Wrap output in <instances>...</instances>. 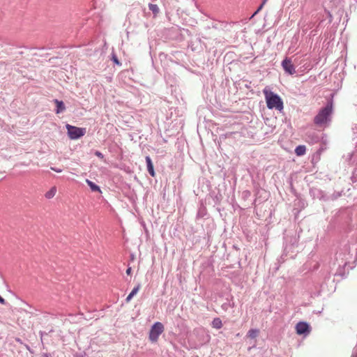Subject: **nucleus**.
<instances>
[{
  "label": "nucleus",
  "mask_w": 357,
  "mask_h": 357,
  "mask_svg": "<svg viewBox=\"0 0 357 357\" xmlns=\"http://www.w3.org/2000/svg\"><path fill=\"white\" fill-rule=\"evenodd\" d=\"M333 101L330 100L321 108L314 118V123L319 127H325L331 121L333 110Z\"/></svg>",
  "instance_id": "nucleus-1"
},
{
  "label": "nucleus",
  "mask_w": 357,
  "mask_h": 357,
  "mask_svg": "<svg viewBox=\"0 0 357 357\" xmlns=\"http://www.w3.org/2000/svg\"><path fill=\"white\" fill-rule=\"evenodd\" d=\"M263 93L265 96L267 107L268 109H275L280 112L283 109V101L278 94L273 93L267 88H265L263 90Z\"/></svg>",
  "instance_id": "nucleus-2"
},
{
  "label": "nucleus",
  "mask_w": 357,
  "mask_h": 357,
  "mask_svg": "<svg viewBox=\"0 0 357 357\" xmlns=\"http://www.w3.org/2000/svg\"><path fill=\"white\" fill-rule=\"evenodd\" d=\"M66 127L68 131V135L71 139H77L84 136L86 133V128H78L69 124H67Z\"/></svg>",
  "instance_id": "nucleus-3"
},
{
  "label": "nucleus",
  "mask_w": 357,
  "mask_h": 357,
  "mask_svg": "<svg viewBox=\"0 0 357 357\" xmlns=\"http://www.w3.org/2000/svg\"><path fill=\"white\" fill-rule=\"evenodd\" d=\"M164 331V326L160 322H155L151 327L149 332V339L151 342H156L160 335Z\"/></svg>",
  "instance_id": "nucleus-4"
},
{
  "label": "nucleus",
  "mask_w": 357,
  "mask_h": 357,
  "mask_svg": "<svg viewBox=\"0 0 357 357\" xmlns=\"http://www.w3.org/2000/svg\"><path fill=\"white\" fill-rule=\"evenodd\" d=\"M296 331L298 335H307L310 332V326L306 322L300 321L296 325Z\"/></svg>",
  "instance_id": "nucleus-5"
},
{
  "label": "nucleus",
  "mask_w": 357,
  "mask_h": 357,
  "mask_svg": "<svg viewBox=\"0 0 357 357\" xmlns=\"http://www.w3.org/2000/svg\"><path fill=\"white\" fill-rule=\"evenodd\" d=\"M282 66L285 73L289 75H294L296 73L295 67L289 58L287 57L282 61Z\"/></svg>",
  "instance_id": "nucleus-6"
},
{
  "label": "nucleus",
  "mask_w": 357,
  "mask_h": 357,
  "mask_svg": "<svg viewBox=\"0 0 357 357\" xmlns=\"http://www.w3.org/2000/svg\"><path fill=\"white\" fill-rule=\"evenodd\" d=\"M54 102L56 105V109L55 110L56 114H61L66 110V107L63 101L54 99Z\"/></svg>",
  "instance_id": "nucleus-7"
},
{
  "label": "nucleus",
  "mask_w": 357,
  "mask_h": 357,
  "mask_svg": "<svg viewBox=\"0 0 357 357\" xmlns=\"http://www.w3.org/2000/svg\"><path fill=\"white\" fill-rule=\"evenodd\" d=\"M145 159H146V166H147V170H148L149 173L150 174V175L151 176L154 177L155 175V173L154 171L152 160L149 156H146Z\"/></svg>",
  "instance_id": "nucleus-8"
},
{
  "label": "nucleus",
  "mask_w": 357,
  "mask_h": 357,
  "mask_svg": "<svg viewBox=\"0 0 357 357\" xmlns=\"http://www.w3.org/2000/svg\"><path fill=\"white\" fill-rule=\"evenodd\" d=\"M140 287H141L140 284H137V286L133 288L132 291L129 294V295L126 298V301L127 303L130 302L131 301V299L133 298V296L137 294Z\"/></svg>",
  "instance_id": "nucleus-9"
},
{
  "label": "nucleus",
  "mask_w": 357,
  "mask_h": 357,
  "mask_svg": "<svg viewBox=\"0 0 357 357\" xmlns=\"http://www.w3.org/2000/svg\"><path fill=\"white\" fill-rule=\"evenodd\" d=\"M295 153L298 156H302L305 154L306 152V147L304 145H299L296 147L295 149Z\"/></svg>",
  "instance_id": "nucleus-10"
},
{
  "label": "nucleus",
  "mask_w": 357,
  "mask_h": 357,
  "mask_svg": "<svg viewBox=\"0 0 357 357\" xmlns=\"http://www.w3.org/2000/svg\"><path fill=\"white\" fill-rule=\"evenodd\" d=\"M88 185L90 187L91 190L93 192H100V187L97 185L96 183L92 182L91 181L86 179V181Z\"/></svg>",
  "instance_id": "nucleus-11"
},
{
  "label": "nucleus",
  "mask_w": 357,
  "mask_h": 357,
  "mask_svg": "<svg viewBox=\"0 0 357 357\" xmlns=\"http://www.w3.org/2000/svg\"><path fill=\"white\" fill-rule=\"evenodd\" d=\"M212 326L215 328L220 329L222 326V321L220 318H215L212 321Z\"/></svg>",
  "instance_id": "nucleus-12"
},
{
  "label": "nucleus",
  "mask_w": 357,
  "mask_h": 357,
  "mask_svg": "<svg viewBox=\"0 0 357 357\" xmlns=\"http://www.w3.org/2000/svg\"><path fill=\"white\" fill-rule=\"evenodd\" d=\"M259 333V331L258 329H250L248 334H247V336L251 339H254L255 338Z\"/></svg>",
  "instance_id": "nucleus-13"
},
{
  "label": "nucleus",
  "mask_w": 357,
  "mask_h": 357,
  "mask_svg": "<svg viewBox=\"0 0 357 357\" xmlns=\"http://www.w3.org/2000/svg\"><path fill=\"white\" fill-rule=\"evenodd\" d=\"M56 192V187H52L48 192L45 193V197L47 199H51L52 198Z\"/></svg>",
  "instance_id": "nucleus-14"
},
{
  "label": "nucleus",
  "mask_w": 357,
  "mask_h": 357,
  "mask_svg": "<svg viewBox=\"0 0 357 357\" xmlns=\"http://www.w3.org/2000/svg\"><path fill=\"white\" fill-rule=\"evenodd\" d=\"M149 8L153 12V14L156 15L159 13V8L156 4L149 3Z\"/></svg>",
  "instance_id": "nucleus-15"
},
{
  "label": "nucleus",
  "mask_w": 357,
  "mask_h": 357,
  "mask_svg": "<svg viewBox=\"0 0 357 357\" xmlns=\"http://www.w3.org/2000/svg\"><path fill=\"white\" fill-rule=\"evenodd\" d=\"M264 6V4H263L262 3H261V5L259 6V8H257V10L254 13V14L252 15V17H254L255 15H257L259 10H261L263 8V6Z\"/></svg>",
  "instance_id": "nucleus-16"
},
{
  "label": "nucleus",
  "mask_w": 357,
  "mask_h": 357,
  "mask_svg": "<svg viewBox=\"0 0 357 357\" xmlns=\"http://www.w3.org/2000/svg\"><path fill=\"white\" fill-rule=\"evenodd\" d=\"M264 6V4H263L262 3H261V5L259 6V8H257V10L254 13V14L252 15V17H254L255 15H257L259 10H261L263 8V6Z\"/></svg>",
  "instance_id": "nucleus-17"
},
{
  "label": "nucleus",
  "mask_w": 357,
  "mask_h": 357,
  "mask_svg": "<svg viewBox=\"0 0 357 357\" xmlns=\"http://www.w3.org/2000/svg\"><path fill=\"white\" fill-rule=\"evenodd\" d=\"M112 60L113 61L116 63L117 65H120L121 63L119 62V59H117L116 56V55H113L112 56Z\"/></svg>",
  "instance_id": "nucleus-18"
},
{
  "label": "nucleus",
  "mask_w": 357,
  "mask_h": 357,
  "mask_svg": "<svg viewBox=\"0 0 357 357\" xmlns=\"http://www.w3.org/2000/svg\"><path fill=\"white\" fill-rule=\"evenodd\" d=\"M95 155L97 157H98V158H100L101 159H102L104 158L103 154L101 152L98 151H96Z\"/></svg>",
  "instance_id": "nucleus-19"
},
{
  "label": "nucleus",
  "mask_w": 357,
  "mask_h": 357,
  "mask_svg": "<svg viewBox=\"0 0 357 357\" xmlns=\"http://www.w3.org/2000/svg\"><path fill=\"white\" fill-rule=\"evenodd\" d=\"M51 169L56 172H58V173H60L62 172V170L61 169H58V168L53 167H51Z\"/></svg>",
  "instance_id": "nucleus-20"
},
{
  "label": "nucleus",
  "mask_w": 357,
  "mask_h": 357,
  "mask_svg": "<svg viewBox=\"0 0 357 357\" xmlns=\"http://www.w3.org/2000/svg\"><path fill=\"white\" fill-rule=\"evenodd\" d=\"M0 303H1V304L6 303V301L1 296H0Z\"/></svg>",
  "instance_id": "nucleus-21"
},
{
  "label": "nucleus",
  "mask_w": 357,
  "mask_h": 357,
  "mask_svg": "<svg viewBox=\"0 0 357 357\" xmlns=\"http://www.w3.org/2000/svg\"><path fill=\"white\" fill-rule=\"evenodd\" d=\"M126 273H127L128 275H130V274L131 273V268H130V267H129V268H127V270H126Z\"/></svg>",
  "instance_id": "nucleus-22"
},
{
  "label": "nucleus",
  "mask_w": 357,
  "mask_h": 357,
  "mask_svg": "<svg viewBox=\"0 0 357 357\" xmlns=\"http://www.w3.org/2000/svg\"><path fill=\"white\" fill-rule=\"evenodd\" d=\"M266 1H267V0H263L262 3L265 4Z\"/></svg>",
  "instance_id": "nucleus-23"
}]
</instances>
